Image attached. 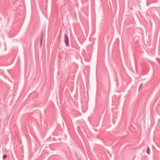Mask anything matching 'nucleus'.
<instances>
[{
  "mask_svg": "<svg viewBox=\"0 0 160 160\" xmlns=\"http://www.w3.org/2000/svg\"><path fill=\"white\" fill-rule=\"evenodd\" d=\"M64 41L65 44V45L67 46H69V43L68 38L67 34H65L64 36Z\"/></svg>",
  "mask_w": 160,
  "mask_h": 160,
  "instance_id": "obj_1",
  "label": "nucleus"
},
{
  "mask_svg": "<svg viewBox=\"0 0 160 160\" xmlns=\"http://www.w3.org/2000/svg\"><path fill=\"white\" fill-rule=\"evenodd\" d=\"M43 36V33L42 32L41 34V37H40V43H42Z\"/></svg>",
  "mask_w": 160,
  "mask_h": 160,
  "instance_id": "obj_2",
  "label": "nucleus"
},
{
  "mask_svg": "<svg viewBox=\"0 0 160 160\" xmlns=\"http://www.w3.org/2000/svg\"><path fill=\"white\" fill-rule=\"evenodd\" d=\"M146 152L148 154H150V149L149 147H148Z\"/></svg>",
  "mask_w": 160,
  "mask_h": 160,
  "instance_id": "obj_3",
  "label": "nucleus"
},
{
  "mask_svg": "<svg viewBox=\"0 0 160 160\" xmlns=\"http://www.w3.org/2000/svg\"><path fill=\"white\" fill-rule=\"evenodd\" d=\"M7 157V155L6 154H4L3 155L2 158L3 159H5Z\"/></svg>",
  "mask_w": 160,
  "mask_h": 160,
  "instance_id": "obj_4",
  "label": "nucleus"
},
{
  "mask_svg": "<svg viewBox=\"0 0 160 160\" xmlns=\"http://www.w3.org/2000/svg\"><path fill=\"white\" fill-rule=\"evenodd\" d=\"M142 86H143V83H142L139 86V89H140V88H141L142 87Z\"/></svg>",
  "mask_w": 160,
  "mask_h": 160,
  "instance_id": "obj_5",
  "label": "nucleus"
},
{
  "mask_svg": "<svg viewBox=\"0 0 160 160\" xmlns=\"http://www.w3.org/2000/svg\"><path fill=\"white\" fill-rule=\"evenodd\" d=\"M42 43H40V47H41L42 46Z\"/></svg>",
  "mask_w": 160,
  "mask_h": 160,
  "instance_id": "obj_6",
  "label": "nucleus"
},
{
  "mask_svg": "<svg viewBox=\"0 0 160 160\" xmlns=\"http://www.w3.org/2000/svg\"><path fill=\"white\" fill-rule=\"evenodd\" d=\"M116 82H119V81H118V80H116Z\"/></svg>",
  "mask_w": 160,
  "mask_h": 160,
  "instance_id": "obj_7",
  "label": "nucleus"
}]
</instances>
